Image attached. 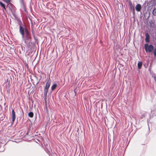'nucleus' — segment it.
Segmentation results:
<instances>
[{
  "mask_svg": "<svg viewBox=\"0 0 156 156\" xmlns=\"http://www.w3.org/2000/svg\"><path fill=\"white\" fill-rule=\"evenodd\" d=\"M12 122L13 123L14 122L16 119L15 113L13 109H12Z\"/></svg>",
  "mask_w": 156,
  "mask_h": 156,
  "instance_id": "nucleus-4",
  "label": "nucleus"
},
{
  "mask_svg": "<svg viewBox=\"0 0 156 156\" xmlns=\"http://www.w3.org/2000/svg\"><path fill=\"white\" fill-rule=\"evenodd\" d=\"M151 2H153V3L151 5H150L151 4H149L148 7H153V6L154 5H154V4L156 3V0L155 1V0H151Z\"/></svg>",
  "mask_w": 156,
  "mask_h": 156,
  "instance_id": "nucleus-8",
  "label": "nucleus"
},
{
  "mask_svg": "<svg viewBox=\"0 0 156 156\" xmlns=\"http://www.w3.org/2000/svg\"><path fill=\"white\" fill-rule=\"evenodd\" d=\"M154 80H155V81H156V77H155L154 78Z\"/></svg>",
  "mask_w": 156,
  "mask_h": 156,
  "instance_id": "nucleus-18",
  "label": "nucleus"
},
{
  "mask_svg": "<svg viewBox=\"0 0 156 156\" xmlns=\"http://www.w3.org/2000/svg\"><path fill=\"white\" fill-rule=\"evenodd\" d=\"M141 9V6L140 4H137L136 6V9L137 12H140Z\"/></svg>",
  "mask_w": 156,
  "mask_h": 156,
  "instance_id": "nucleus-6",
  "label": "nucleus"
},
{
  "mask_svg": "<svg viewBox=\"0 0 156 156\" xmlns=\"http://www.w3.org/2000/svg\"><path fill=\"white\" fill-rule=\"evenodd\" d=\"M153 53L154 56H156V48L154 49Z\"/></svg>",
  "mask_w": 156,
  "mask_h": 156,
  "instance_id": "nucleus-17",
  "label": "nucleus"
},
{
  "mask_svg": "<svg viewBox=\"0 0 156 156\" xmlns=\"http://www.w3.org/2000/svg\"><path fill=\"white\" fill-rule=\"evenodd\" d=\"M6 3L8 4L10 3L11 2V0H3Z\"/></svg>",
  "mask_w": 156,
  "mask_h": 156,
  "instance_id": "nucleus-16",
  "label": "nucleus"
},
{
  "mask_svg": "<svg viewBox=\"0 0 156 156\" xmlns=\"http://www.w3.org/2000/svg\"><path fill=\"white\" fill-rule=\"evenodd\" d=\"M142 65V62H139L138 63V64H137V66H138V68L139 69H141Z\"/></svg>",
  "mask_w": 156,
  "mask_h": 156,
  "instance_id": "nucleus-10",
  "label": "nucleus"
},
{
  "mask_svg": "<svg viewBox=\"0 0 156 156\" xmlns=\"http://www.w3.org/2000/svg\"><path fill=\"white\" fill-rule=\"evenodd\" d=\"M27 47H29V45H28V46H27Z\"/></svg>",
  "mask_w": 156,
  "mask_h": 156,
  "instance_id": "nucleus-19",
  "label": "nucleus"
},
{
  "mask_svg": "<svg viewBox=\"0 0 156 156\" xmlns=\"http://www.w3.org/2000/svg\"><path fill=\"white\" fill-rule=\"evenodd\" d=\"M57 87V85L55 83L54 84L52 87H51V89L52 90H54L56 87Z\"/></svg>",
  "mask_w": 156,
  "mask_h": 156,
  "instance_id": "nucleus-13",
  "label": "nucleus"
},
{
  "mask_svg": "<svg viewBox=\"0 0 156 156\" xmlns=\"http://www.w3.org/2000/svg\"><path fill=\"white\" fill-rule=\"evenodd\" d=\"M145 49L146 52H151L154 49V47L152 44L148 45L147 44H145L144 45Z\"/></svg>",
  "mask_w": 156,
  "mask_h": 156,
  "instance_id": "nucleus-2",
  "label": "nucleus"
},
{
  "mask_svg": "<svg viewBox=\"0 0 156 156\" xmlns=\"http://www.w3.org/2000/svg\"><path fill=\"white\" fill-rule=\"evenodd\" d=\"M145 41L147 43L149 42L150 41V37L148 33H146L145 34Z\"/></svg>",
  "mask_w": 156,
  "mask_h": 156,
  "instance_id": "nucleus-7",
  "label": "nucleus"
},
{
  "mask_svg": "<svg viewBox=\"0 0 156 156\" xmlns=\"http://www.w3.org/2000/svg\"><path fill=\"white\" fill-rule=\"evenodd\" d=\"M0 5L5 9L6 10L5 5L2 2H0Z\"/></svg>",
  "mask_w": 156,
  "mask_h": 156,
  "instance_id": "nucleus-12",
  "label": "nucleus"
},
{
  "mask_svg": "<svg viewBox=\"0 0 156 156\" xmlns=\"http://www.w3.org/2000/svg\"><path fill=\"white\" fill-rule=\"evenodd\" d=\"M152 13L154 16H156V8L154 9Z\"/></svg>",
  "mask_w": 156,
  "mask_h": 156,
  "instance_id": "nucleus-15",
  "label": "nucleus"
},
{
  "mask_svg": "<svg viewBox=\"0 0 156 156\" xmlns=\"http://www.w3.org/2000/svg\"><path fill=\"white\" fill-rule=\"evenodd\" d=\"M25 32L26 33L25 36H24V41L25 43L27 44L29 43V44H31V37L29 33V32L28 30L26 28H25Z\"/></svg>",
  "mask_w": 156,
  "mask_h": 156,
  "instance_id": "nucleus-1",
  "label": "nucleus"
},
{
  "mask_svg": "<svg viewBox=\"0 0 156 156\" xmlns=\"http://www.w3.org/2000/svg\"><path fill=\"white\" fill-rule=\"evenodd\" d=\"M129 7L130 9L132 10H133V12H134V5L132 4L131 2L129 3Z\"/></svg>",
  "mask_w": 156,
  "mask_h": 156,
  "instance_id": "nucleus-9",
  "label": "nucleus"
},
{
  "mask_svg": "<svg viewBox=\"0 0 156 156\" xmlns=\"http://www.w3.org/2000/svg\"><path fill=\"white\" fill-rule=\"evenodd\" d=\"M20 32L21 34L23 37H24V32L25 31V29H24L23 27L20 24Z\"/></svg>",
  "mask_w": 156,
  "mask_h": 156,
  "instance_id": "nucleus-3",
  "label": "nucleus"
},
{
  "mask_svg": "<svg viewBox=\"0 0 156 156\" xmlns=\"http://www.w3.org/2000/svg\"><path fill=\"white\" fill-rule=\"evenodd\" d=\"M48 89L49 88H46L45 87L44 88V95H47L48 92Z\"/></svg>",
  "mask_w": 156,
  "mask_h": 156,
  "instance_id": "nucleus-11",
  "label": "nucleus"
},
{
  "mask_svg": "<svg viewBox=\"0 0 156 156\" xmlns=\"http://www.w3.org/2000/svg\"><path fill=\"white\" fill-rule=\"evenodd\" d=\"M28 116L31 118H32L34 116V114L32 112H30L28 113Z\"/></svg>",
  "mask_w": 156,
  "mask_h": 156,
  "instance_id": "nucleus-14",
  "label": "nucleus"
},
{
  "mask_svg": "<svg viewBox=\"0 0 156 156\" xmlns=\"http://www.w3.org/2000/svg\"><path fill=\"white\" fill-rule=\"evenodd\" d=\"M51 80L50 78L47 81L45 87L46 88H49L51 83Z\"/></svg>",
  "mask_w": 156,
  "mask_h": 156,
  "instance_id": "nucleus-5",
  "label": "nucleus"
}]
</instances>
